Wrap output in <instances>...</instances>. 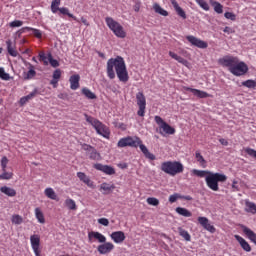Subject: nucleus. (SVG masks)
Returning <instances> with one entry per match:
<instances>
[{
  "mask_svg": "<svg viewBox=\"0 0 256 256\" xmlns=\"http://www.w3.org/2000/svg\"><path fill=\"white\" fill-rule=\"evenodd\" d=\"M107 77L110 79H115V73L122 83H127L129 81V72L127 71V65L125 64V59L121 56H116L115 58H110L106 65Z\"/></svg>",
  "mask_w": 256,
  "mask_h": 256,
  "instance_id": "nucleus-1",
  "label": "nucleus"
},
{
  "mask_svg": "<svg viewBox=\"0 0 256 256\" xmlns=\"http://www.w3.org/2000/svg\"><path fill=\"white\" fill-rule=\"evenodd\" d=\"M218 63L222 65V67H228L230 73L235 77H243V75L249 73V66L235 56H225L224 58H220Z\"/></svg>",
  "mask_w": 256,
  "mask_h": 256,
  "instance_id": "nucleus-2",
  "label": "nucleus"
},
{
  "mask_svg": "<svg viewBox=\"0 0 256 256\" xmlns=\"http://www.w3.org/2000/svg\"><path fill=\"white\" fill-rule=\"evenodd\" d=\"M87 123L92 125L98 135L104 137V139H109L111 135V131L109 127H107L103 122L99 121L98 119L94 118L93 116H89L87 114L84 115Z\"/></svg>",
  "mask_w": 256,
  "mask_h": 256,
  "instance_id": "nucleus-3",
  "label": "nucleus"
},
{
  "mask_svg": "<svg viewBox=\"0 0 256 256\" xmlns=\"http://www.w3.org/2000/svg\"><path fill=\"white\" fill-rule=\"evenodd\" d=\"M184 170L185 167L179 161H166L161 164V171L167 175H171V177H175V175L183 173Z\"/></svg>",
  "mask_w": 256,
  "mask_h": 256,
  "instance_id": "nucleus-4",
  "label": "nucleus"
},
{
  "mask_svg": "<svg viewBox=\"0 0 256 256\" xmlns=\"http://www.w3.org/2000/svg\"><path fill=\"white\" fill-rule=\"evenodd\" d=\"M227 181V176L221 173L210 172L205 177L206 185L211 191H219V183H225Z\"/></svg>",
  "mask_w": 256,
  "mask_h": 256,
  "instance_id": "nucleus-5",
  "label": "nucleus"
},
{
  "mask_svg": "<svg viewBox=\"0 0 256 256\" xmlns=\"http://www.w3.org/2000/svg\"><path fill=\"white\" fill-rule=\"evenodd\" d=\"M105 23L110 31H112V33H114V35L119 39H125V37H127V32H125L123 26L115 19H113V17H106Z\"/></svg>",
  "mask_w": 256,
  "mask_h": 256,
  "instance_id": "nucleus-6",
  "label": "nucleus"
},
{
  "mask_svg": "<svg viewBox=\"0 0 256 256\" xmlns=\"http://www.w3.org/2000/svg\"><path fill=\"white\" fill-rule=\"evenodd\" d=\"M59 5H61V0H52V3H51L52 13H57V11H59L61 15H67L68 17H70V19H73L74 21H77V23H79V19H77L75 15L69 12V8L67 7L60 8Z\"/></svg>",
  "mask_w": 256,
  "mask_h": 256,
  "instance_id": "nucleus-7",
  "label": "nucleus"
},
{
  "mask_svg": "<svg viewBox=\"0 0 256 256\" xmlns=\"http://www.w3.org/2000/svg\"><path fill=\"white\" fill-rule=\"evenodd\" d=\"M154 121L159 125L160 135H163V133L166 135H175V128L165 122L161 116H155Z\"/></svg>",
  "mask_w": 256,
  "mask_h": 256,
  "instance_id": "nucleus-8",
  "label": "nucleus"
},
{
  "mask_svg": "<svg viewBox=\"0 0 256 256\" xmlns=\"http://www.w3.org/2000/svg\"><path fill=\"white\" fill-rule=\"evenodd\" d=\"M136 103L138 105V117H145V111L147 109V98H145V94H143V92H138L136 94Z\"/></svg>",
  "mask_w": 256,
  "mask_h": 256,
  "instance_id": "nucleus-9",
  "label": "nucleus"
},
{
  "mask_svg": "<svg viewBox=\"0 0 256 256\" xmlns=\"http://www.w3.org/2000/svg\"><path fill=\"white\" fill-rule=\"evenodd\" d=\"M117 147H119L120 149H123V147L137 148L139 147V137L127 136V137L121 138L117 143Z\"/></svg>",
  "mask_w": 256,
  "mask_h": 256,
  "instance_id": "nucleus-10",
  "label": "nucleus"
},
{
  "mask_svg": "<svg viewBox=\"0 0 256 256\" xmlns=\"http://www.w3.org/2000/svg\"><path fill=\"white\" fill-rule=\"evenodd\" d=\"M30 245L33 249L35 256H41V236L33 234L30 236Z\"/></svg>",
  "mask_w": 256,
  "mask_h": 256,
  "instance_id": "nucleus-11",
  "label": "nucleus"
},
{
  "mask_svg": "<svg viewBox=\"0 0 256 256\" xmlns=\"http://www.w3.org/2000/svg\"><path fill=\"white\" fill-rule=\"evenodd\" d=\"M186 39L193 47H197L198 49H207V47H209V44L206 41H203L193 35L186 36Z\"/></svg>",
  "mask_w": 256,
  "mask_h": 256,
  "instance_id": "nucleus-12",
  "label": "nucleus"
},
{
  "mask_svg": "<svg viewBox=\"0 0 256 256\" xmlns=\"http://www.w3.org/2000/svg\"><path fill=\"white\" fill-rule=\"evenodd\" d=\"M198 223L206 230L209 231V233H215V231H217V229L215 228V226L211 225L209 223V218L207 217H203L200 216L198 217Z\"/></svg>",
  "mask_w": 256,
  "mask_h": 256,
  "instance_id": "nucleus-13",
  "label": "nucleus"
},
{
  "mask_svg": "<svg viewBox=\"0 0 256 256\" xmlns=\"http://www.w3.org/2000/svg\"><path fill=\"white\" fill-rule=\"evenodd\" d=\"M113 249H115V245L113 243L104 242L98 246L97 251L100 255H107V253H111Z\"/></svg>",
  "mask_w": 256,
  "mask_h": 256,
  "instance_id": "nucleus-14",
  "label": "nucleus"
},
{
  "mask_svg": "<svg viewBox=\"0 0 256 256\" xmlns=\"http://www.w3.org/2000/svg\"><path fill=\"white\" fill-rule=\"evenodd\" d=\"M94 169L105 173V175H115V168L109 165H103L101 163L94 164Z\"/></svg>",
  "mask_w": 256,
  "mask_h": 256,
  "instance_id": "nucleus-15",
  "label": "nucleus"
},
{
  "mask_svg": "<svg viewBox=\"0 0 256 256\" xmlns=\"http://www.w3.org/2000/svg\"><path fill=\"white\" fill-rule=\"evenodd\" d=\"M77 177L80 181H82V183L87 185V187H90V189H95V184L93 183V181H91V178H89L87 174H85L84 172H77Z\"/></svg>",
  "mask_w": 256,
  "mask_h": 256,
  "instance_id": "nucleus-16",
  "label": "nucleus"
},
{
  "mask_svg": "<svg viewBox=\"0 0 256 256\" xmlns=\"http://www.w3.org/2000/svg\"><path fill=\"white\" fill-rule=\"evenodd\" d=\"M138 147H140V150L142 151L146 159H150V161H155L156 157L153 153L149 152V149H147V146L143 144L141 138H139Z\"/></svg>",
  "mask_w": 256,
  "mask_h": 256,
  "instance_id": "nucleus-17",
  "label": "nucleus"
},
{
  "mask_svg": "<svg viewBox=\"0 0 256 256\" xmlns=\"http://www.w3.org/2000/svg\"><path fill=\"white\" fill-rule=\"evenodd\" d=\"M184 90L190 91V93H193V95L199 99H207V97H210L209 93L199 89L184 87Z\"/></svg>",
  "mask_w": 256,
  "mask_h": 256,
  "instance_id": "nucleus-18",
  "label": "nucleus"
},
{
  "mask_svg": "<svg viewBox=\"0 0 256 256\" xmlns=\"http://www.w3.org/2000/svg\"><path fill=\"white\" fill-rule=\"evenodd\" d=\"M110 237H111L112 241H114V243H117V244L123 243V241H125V239H126L125 232H123V231L112 232Z\"/></svg>",
  "mask_w": 256,
  "mask_h": 256,
  "instance_id": "nucleus-19",
  "label": "nucleus"
},
{
  "mask_svg": "<svg viewBox=\"0 0 256 256\" xmlns=\"http://www.w3.org/2000/svg\"><path fill=\"white\" fill-rule=\"evenodd\" d=\"M88 239L91 241V239H96L98 243H107V237L105 235L101 234V232H90L88 233Z\"/></svg>",
  "mask_w": 256,
  "mask_h": 256,
  "instance_id": "nucleus-20",
  "label": "nucleus"
},
{
  "mask_svg": "<svg viewBox=\"0 0 256 256\" xmlns=\"http://www.w3.org/2000/svg\"><path fill=\"white\" fill-rule=\"evenodd\" d=\"M234 237L236 241H238L240 247H242L243 251H246V253H251V245L249 242H247V240H245V238L239 235H235Z\"/></svg>",
  "mask_w": 256,
  "mask_h": 256,
  "instance_id": "nucleus-21",
  "label": "nucleus"
},
{
  "mask_svg": "<svg viewBox=\"0 0 256 256\" xmlns=\"http://www.w3.org/2000/svg\"><path fill=\"white\" fill-rule=\"evenodd\" d=\"M79 81H81V76H79V74L70 76L69 83L70 89H72V91H77V89H79Z\"/></svg>",
  "mask_w": 256,
  "mask_h": 256,
  "instance_id": "nucleus-22",
  "label": "nucleus"
},
{
  "mask_svg": "<svg viewBox=\"0 0 256 256\" xmlns=\"http://www.w3.org/2000/svg\"><path fill=\"white\" fill-rule=\"evenodd\" d=\"M170 3L172 7H174L177 15L181 17L182 19H187V14L185 13V10L179 6V3H177V0H170Z\"/></svg>",
  "mask_w": 256,
  "mask_h": 256,
  "instance_id": "nucleus-23",
  "label": "nucleus"
},
{
  "mask_svg": "<svg viewBox=\"0 0 256 256\" xmlns=\"http://www.w3.org/2000/svg\"><path fill=\"white\" fill-rule=\"evenodd\" d=\"M242 231H243L244 235H246V237L252 243H254V245H256V233H254L253 230H251V228H249L247 226H242Z\"/></svg>",
  "mask_w": 256,
  "mask_h": 256,
  "instance_id": "nucleus-24",
  "label": "nucleus"
},
{
  "mask_svg": "<svg viewBox=\"0 0 256 256\" xmlns=\"http://www.w3.org/2000/svg\"><path fill=\"white\" fill-rule=\"evenodd\" d=\"M169 55L172 59H175V61H178V63H181V65H184L185 67H187L189 65V61H187L185 58L177 55L175 52L170 51Z\"/></svg>",
  "mask_w": 256,
  "mask_h": 256,
  "instance_id": "nucleus-25",
  "label": "nucleus"
},
{
  "mask_svg": "<svg viewBox=\"0 0 256 256\" xmlns=\"http://www.w3.org/2000/svg\"><path fill=\"white\" fill-rule=\"evenodd\" d=\"M0 191L4 194L7 195V197H15L17 195V191L11 187L8 186H2L0 188Z\"/></svg>",
  "mask_w": 256,
  "mask_h": 256,
  "instance_id": "nucleus-26",
  "label": "nucleus"
},
{
  "mask_svg": "<svg viewBox=\"0 0 256 256\" xmlns=\"http://www.w3.org/2000/svg\"><path fill=\"white\" fill-rule=\"evenodd\" d=\"M89 159H91L92 161H101V153H99L97 151V149H95V147L93 149H91L88 153H87Z\"/></svg>",
  "mask_w": 256,
  "mask_h": 256,
  "instance_id": "nucleus-27",
  "label": "nucleus"
},
{
  "mask_svg": "<svg viewBox=\"0 0 256 256\" xmlns=\"http://www.w3.org/2000/svg\"><path fill=\"white\" fill-rule=\"evenodd\" d=\"M210 5L213 7L215 13L218 15H221L223 13V5L215 0H210L209 1Z\"/></svg>",
  "mask_w": 256,
  "mask_h": 256,
  "instance_id": "nucleus-28",
  "label": "nucleus"
},
{
  "mask_svg": "<svg viewBox=\"0 0 256 256\" xmlns=\"http://www.w3.org/2000/svg\"><path fill=\"white\" fill-rule=\"evenodd\" d=\"M6 45H7V51L9 55H11V57H17V55H19V52L15 50V46H13V42L11 40H7Z\"/></svg>",
  "mask_w": 256,
  "mask_h": 256,
  "instance_id": "nucleus-29",
  "label": "nucleus"
},
{
  "mask_svg": "<svg viewBox=\"0 0 256 256\" xmlns=\"http://www.w3.org/2000/svg\"><path fill=\"white\" fill-rule=\"evenodd\" d=\"M153 9H154L155 13H158V15H162V17H169V12H167V10L163 9L161 7V5L154 3Z\"/></svg>",
  "mask_w": 256,
  "mask_h": 256,
  "instance_id": "nucleus-30",
  "label": "nucleus"
},
{
  "mask_svg": "<svg viewBox=\"0 0 256 256\" xmlns=\"http://www.w3.org/2000/svg\"><path fill=\"white\" fill-rule=\"evenodd\" d=\"M35 217L38 223H41L42 225L45 224V215L43 214V211H41V208H35Z\"/></svg>",
  "mask_w": 256,
  "mask_h": 256,
  "instance_id": "nucleus-31",
  "label": "nucleus"
},
{
  "mask_svg": "<svg viewBox=\"0 0 256 256\" xmlns=\"http://www.w3.org/2000/svg\"><path fill=\"white\" fill-rule=\"evenodd\" d=\"M176 213H178V215H181L182 217H192V215H193L191 213V211H189L187 208H183V207H177Z\"/></svg>",
  "mask_w": 256,
  "mask_h": 256,
  "instance_id": "nucleus-32",
  "label": "nucleus"
},
{
  "mask_svg": "<svg viewBox=\"0 0 256 256\" xmlns=\"http://www.w3.org/2000/svg\"><path fill=\"white\" fill-rule=\"evenodd\" d=\"M22 29H24L25 31H32L33 35H34V37H36V39H41L43 37V32H41V30H39V29L31 28V27H27V26Z\"/></svg>",
  "mask_w": 256,
  "mask_h": 256,
  "instance_id": "nucleus-33",
  "label": "nucleus"
},
{
  "mask_svg": "<svg viewBox=\"0 0 256 256\" xmlns=\"http://www.w3.org/2000/svg\"><path fill=\"white\" fill-rule=\"evenodd\" d=\"M44 194L46 195V197H48V199L57 201V194L55 193V190H53V188H46Z\"/></svg>",
  "mask_w": 256,
  "mask_h": 256,
  "instance_id": "nucleus-34",
  "label": "nucleus"
},
{
  "mask_svg": "<svg viewBox=\"0 0 256 256\" xmlns=\"http://www.w3.org/2000/svg\"><path fill=\"white\" fill-rule=\"evenodd\" d=\"M65 205L68 209H70V211H76L77 209V204L75 203V200L71 198H67L65 200Z\"/></svg>",
  "mask_w": 256,
  "mask_h": 256,
  "instance_id": "nucleus-35",
  "label": "nucleus"
},
{
  "mask_svg": "<svg viewBox=\"0 0 256 256\" xmlns=\"http://www.w3.org/2000/svg\"><path fill=\"white\" fill-rule=\"evenodd\" d=\"M246 211L247 213H252V215H255L256 213V204L254 202L246 201Z\"/></svg>",
  "mask_w": 256,
  "mask_h": 256,
  "instance_id": "nucleus-36",
  "label": "nucleus"
},
{
  "mask_svg": "<svg viewBox=\"0 0 256 256\" xmlns=\"http://www.w3.org/2000/svg\"><path fill=\"white\" fill-rule=\"evenodd\" d=\"M242 87H247V89H256V79H248L242 82Z\"/></svg>",
  "mask_w": 256,
  "mask_h": 256,
  "instance_id": "nucleus-37",
  "label": "nucleus"
},
{
  "mask_svg": "<svg viewBox=\"0 0 256 256\" xmlns=\"http://www.w3.org/2000/svg\"><path fill=\"white\" fill-rule=\"evenodd\" d=\"M195 157H196V160L198 161V163H200L201 167H205L207 165V161L205 160L203 155H201V152L196 151Z\"/></svg>",
  "mask_w": 256,
  "mask_h": 256,
  "instance_id": "nucleus-38",
  "label": "nucleus"
},
{
  "mask_svg": "<svg viewBox=\"0 0 256 256\" xmlns=\"http://www.w3.org/2000/svg\"><path fill=\"white\" fill-rule=\"evenodd\" d=\"M180 237H183L185 241H191V234L183 228H178Z\"/></svg>",
  "mask_w": 256,
  "mask_h": 256,
  "instance_id": "nucleus-39",
  "label": "nucleus"
},
{
  "mask_svg": "<svg viewBox=\"0 0 256 256\" xmlns=\"http://www.w3.org/2000/svg\"><path fill=\"white\" fill-rule=\"evenodd\" d=\"M100 189L101 191H106V193H111V191H113V189H115V185H110L107 182H104L100 185Z\"/></svg>",
  "mask_w": 256,
  "mask_h": 256,
  "instance_id": "nucleus-40",
  "label": "nucleus"
},
{
  "mask_svg": "<svg viewBox=\"0 0 256 256\" xmlns=\"http://www.w3.org/2000/svg\"><path fill=\"white\" fill-rule=\"evenodd\" d=\"M82 95L86 96L87 99H97V95L89 90V88L82 89Z\"/></svg>",
  "mask_w": 256,
  "mask_h": 256,
  "instance_id": "nucleus-41",
  "label": "nucleus"
},
{
  "mask_svg": "<svg viewBox=\"0 0 256 256\" xmlns=\"http://www.w3.org/2000/svg\"><path fill=\"white\" fill-rule=\"evenodd\" d=\"M35 75H37V72L35 71V67L33 65H30V69L26 73V76L24 77V79L31 80L33 79V77H35Z\"/></svg>",
  "mask_w": 256,
  "mask_h": 256,
  "instance_id": "nucleus-42",
  "label": "nucleus"
},
{
  "mask_svg": "<svg viewBox=\"0 0 256 256\" xmlns=\"http://www.w3.org/2000/svg\"><path fill=\"white\" fill-rule=\"evenodd\" d=\"M11 221L13 225H21L23 223V216L19 214L12 215Z\"/></svg>",
  "mask_w": 256,
  "mask_h": 256,
  "instance_id": "nucleus-43",
  "label": "nucleus"
},
{
  "mask_svg": "<svg viewBox=\"0 0 256 256\" xmlns=\"http://www.w3.org/2000/svg\"><path fill=\"white\" fill-rule=\"evenodd\" d=\"M192 173L193 175H196V177H207V175H209V171L207 170H197V169H194L192 170Z\"/></svg>",
  "mask_w": 256,
  "mask_h": 256,
  "instance_id": "nucleus-44",
  "label": "nucleus"
},
{
  "mask_svg": "<svg viewBox=\"0 0 256 256\" xmlns=\"http://www.w3.org/2000/svg\"><path fill=\"white\" fill-rule=\"evenodd\" d=\"M197 5H199V7H201V9H203L204 11H209L210 7H209V3H207V1L205 0H195Z\"/></svg>",
  "mask_w": 256,
  "mask_h": 256,
  "instance_id": "nucleus-45",
  "label": "nucleus"
},
{
  "mask_svg": "<svg viewBox=\"0 0 256 256\" xmlns=\"http://www.w3.org/2000/svg\"><path fill=\"white\" fill-rule=\"evenodd\" d=\"M38 57H39V61H41L43 65L45 66L49 65V57L45 55V52H40Z\"/></svg>",
  "mask_w": 256,
  "mask_h": 256,
  "instance_id": "nucleus-46",
  "label": "nucleus"
},
{
  "mask_svg": "<svg viewBox=\"0 0 256 256\" xmlns=\"http://www.w3.org/2000/svg\"><path fill=\"white\" fill-rule=\"evenodd\" d=\"M1 180L9 181V179H13V172H7V170L3 171L0 175Z\"/></svg>",
  "mask_w": 256,
  "mask_h": 256,
  "instance_id": "nucleus-47",
  "label": "nucleus"
},
{
  "mask_svg": "<svg viewBox=\"0 0 256 256\" xmlns=\"http://www.w3.org/2000/svg\"><path fill=\"white\" fill-rule=\"evenodd\" d=\"M147 203L148 205H152L153 207H157V205H159V199L155 198V197H149L147 198Z\"/></svg>",
  "mask_w": 256,
  "mask_h": 256,
  "instance_id": "nucleus-48",
  "label": "nucleus"
},
{
  "mask_svg": "<svg viewBox=\"0 0 256 256\" xmlns=\"http://www.w3.org/2000/svg\"><path fill=\"white\" fill-rule=\"evenodd\" d=\"M0 79L3 81H9L10 77L9 74L5 72V69L3 67H0Z\"/></svg>",
  "mask_w": 256,
  "mask_h": 256,
  "instance_id": "nucleus-49",
  "label": "nucleus"
},
{
  "mask_svg": "<svg viewBox=\"0 0 256 256\" xmlns=\"http://www.w3.org/2000/svg\"><path fill=\"white\" fill-rule=\"evenodd\" d=\"M48 61L51 67H59V61L53 59V55H51V53L48 54Z\"/></svg>",
  "mask_w": 256,
  "mask_h": 256,
  "instance_id": "nucleus-50",
  "label": "nucleus"
},
{
  "mask_svg": "<svg viewBox=\"0 0 256 256\" xmlns=\"http://www.w3.org/2000/svg\"><path fill=\"white\" fill-rule=\"evenodd\" d=\"M8 164H9V159L7 158V156L2 157V159H1V169H2V171L7 170V165Z\"/></svg>",
  "mask_w": 256,
  "mask_h": 256,
  "instance_id": "nucleus-51",
  "label": "nucleus"
},
{
  "mask_svg": "<svg viewBox=\"0 0 256 256\" xmlns=\"http://www.w3.org/2000/svg\"><path fill=\"white\" fill-rule=\"evenodd\" d=\"M37 95H39V90L35 88L30 94L26 96V98L28 101H31V99L37 97Z\"/></svg>",
  "mask_w": 256,
  "mask_h": 256,
  "instance_id": "nucleus-52",
  "label": "nucleus"
},
{
  "mask_svg": "<svg viewBox=\"0 0 256 256\" xmlns=\"http://www.w3.org/2000/svg\"><path fill=\"white\" fill-rule=\"evenodd\" d=\"M224 17H225L226 19H229L230 21H236V19H237V15H235V14L232 13V12H226V13H224Z\"/></svg>",
  "mask_w": 256,
  "mask_h": 256,
  "instance_id": "nucleus-53",
  "label": "nucleus"
},
{
  "mask_svg": "<svg viewBox=\"0 0 256 256\" xmlns=\"http://www.w3.org/2000/svg\"><path fill=\"white\" fill-rule=\"evenodd\" d=\"M245 153H247V155H249V157H253L254 159H256V150L253 148H245Z\"/></svg>",
  "mask_w": 256,
  "mask_h": 256,
  "instance_id": "nucleus-54",
  "label": "nucleus"
},
{
  "mask_svg": "<svg viewBox=\"0 0 256 256\" xmlns=\"http://www.w3.org/2000/svg\"><path fill=\"white\" fill-rule=\"evenodd\" d=\"M9 26L12 27V28L22 27L23 26V21H21V20H14V21L9 23Z\"/></svg>",
  "mask_w": 256,
  "mask_h": 256,
  "instance_id": "nucleus-55",
  "label": "nucleus"
},
{
  "mask_svg": "<svg viewBox=\"0 0 256 256\" xmlns=\"http://www.w3.org/2000/svg\"><path fill=\"white\" fill-rule=\"evenodd\" d=\"M177 199H181L180 194L175 193V194L169 196L170 203H175L177 201Z\"/></svg>",
  "mask_w": 256,
  "mask_h": 256,
  "instance_id": "nucleus-56",
  "label": "nucleus"
},
{
  "mask_svg": "<svg viewBox=\"0 0 256 256\" xmlns=\"http://www.w3.org/2000/svg\"><path fill=\"white\" fill-rule=\"evenodd\" d=\"M81 147H82L83 151L87 152V154L90 153V151L94 148L93 146H91L87 143L81 144Z\"/></svg>",
  "mask_w": 256,
  "mask_h": 256,
  "instance_id": "nucleus-57",
  "label": "nucleus"
},
{
  "mask_svg": "<svg viewBox=\"0 0 256 256\" xmlns=\"http://www.w3.org/2000/svg\"><path fill=\"white\" fill-rule=\"evenodd\" d=\"M52 77H53V79L59 81V79H61V69H56V70L53 72Z\"/></svg>",
  "mask_w": 256,
  "mask_h": 256,
  "instance_id": "nucleus-58",
  "label": "nucleus"
},
{
  "mask_svg": "<svg viewBox=\"0 0 256 256\" xmlns=\"http://www.w3.org/2000/svg\"><path fill=\"white\" fill-rule=\"evenodd\" d=\"M98 223L100 225H103L104 227H109V219H107V218L98 219Z\"/></svg>",
  "mask_w": 256,
  "mask_h": 256,
  "instance_id": "nucleus-59",
  "label": "nucleus"
},
{
  "mask_svg": "<svg viewBox=\"0 0 256 256\" xmlns=\"http://www.w3.org/2000/svg\"><path fill=\"white\" fill-rule=\"evenodd\" d=\"M224 33H227L228 35H230V33H234L233 28L226 26L223 30Z\"/></svg>",
  "mask_w": 256,
  "mask_h": 256,
  "instance_id": "nucleus-60",
  "label": "nucleus"
},
{
  "mask_svg": "<svg viewBox=\"0 0 256 256\" xmlns=\"http://www.w3.org/2000/svg\"><path fill=\"white\" fill-rule=\"evenodd\" d=\"M58 83L59 80H55L54 78H52V80L50 81V85H53L54 89H57Z\"/></svg>",
  "mask_w": 256,
  "mask_h": 256,
  "instance_id": "nucleus-61",
  "label": "nucleus"
},
{
  "mask_svg": "<svg viewBox=\"0 0 256 256\" xmlns=\"http://www.w3.org/2000/svg\"><path fill=\"white\" fill-rule=\"evenodd\" d=\"M232 189H233V191H239V186H237V181L236 180H234L232 182Z\"/></svg>",
  "mask_w": 256,
  "mask_h": 256,
  "instance_id": "nucleus-62",
  "label": "nucleus"
},
{
  "mask_svg": "<svg viewBox=\"0 0 256 256\" xmlns=\"http://www.w3.org/2000/svg\"><path fill=\"white\" fill-rule=\"evenodd\" d=\"M219 143H221V145H224L225 147L229 145V142L225 138L219 139Z\"/></svg>",
  "mask_w": 256,
  "mask_h": 256,
  "instance_id": "nucleus-63",
  "label": "nucleus"
},
{
  "mask_svg": "<svg viewBox=\"0 0 256 256\" xmlns=\"http://www.w3.org/2000/svg\"><path fill=\"white\" fill-rule=\"evenodd\" d=\"M28 99L27 96H24L20 99V105H25L26 103H28Z\"/></svg>",
  "mask_w": 256,
  "mask_h": 256,
  "instance_id": "nucleus-64",
  "label": "nucleus"
}]
</instances>
